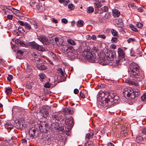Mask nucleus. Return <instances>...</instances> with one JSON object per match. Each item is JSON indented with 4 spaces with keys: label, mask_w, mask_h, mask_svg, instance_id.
<instances>
[{
    "label": "nucleus",
    "mask_w": 146,
    "mask_h": 146,
    "mask_svg": "<svg viewBox=\"0 0 146 146\" xmlns=\"http://www.w3.org/2000/svg\"><path fill=\"white\" fill-rule=\"evenodd\" d=\"M66 125L68 126L70 128H71L73 125L74 121L72 119H67L65 120Z\"/></svg>",
    "instance_id": "15"
},
{
    "label": "nucleus",
    "mask_w": 146,
    "mask_h": 146,
    "mask_svg": "<svg viewBox=\"0 0 146 146\" xmlns=\"http://www.w3.org/2000/svg\"><path fill=\"white\" fill-rule=\"evenodd\" d=\"M101 10L102 11V12H100V13H102L104 12H107L108 10V8L107 6H104V7L101 8Z\"/></svg>",
    "instance_id": "33"
},
{
    "label": "nucleus",
    "mask_w": 146,
    "mask_h": 146,
    "mask_svg": "<svg viewBox=\"0 0 146 146\" xmlns=\"http://www.w3.org/2000/svg\"><path fill=\"white\" fill-rule=\"evenodd\" d=\"M24 27L27 29L28 30H29L31 29V26L30 24L27 22L26 23Z\"/></svg>",
    "instance_id": "43"
},
{
    "label": "nucleus",
    "mask_w": 146,
    "mask_h": 146,
    "mask_svg": "<svg viewBox=\"0 0 146 146\" xmlns=\"http://www.w3.org/2000/svg\"><path fill=\"white\" fill-rule=\"evenodd\" d=\"M67 42L68 43L72 45H74L76 44V42L73 40L71 39H67Z\"/></svg>",
    "instance_id": "31"
},
{
    "label": "nucleus",
    "mask_w": 146,
    "mask_h": 146,
    "mask_svg": "<svg viewBox=\"0 0 146 146\" xmlns=\"http://www.w3.org/2000/svg\"><path fill=\"white\" fill-rule=\"evenodd\" d=\"M110 14L109 13H107L104 16V18L105 19H108L110 18Z\"/></svg>",
    "instance_id": "54"
},
{
    "label": "nucleus",
    "mask_w": 146,
    "mask_h": 146,
    "mask_svg": "<svg viewBox=\"0 0 146 146\" xmlns=\"http://www.w3.org/2000/svg\"><path fill=\"white\" fill-rule=\"evenodd\" d=\"M128 72L131 77L137 79V80L141 81L145 78L144 74L140 72L139 65L134 62L130 64Z\"/></svg>",
    "instance_id": "2"
},
{
    "label": "nucleus",
    "mask_w": 146,
    "mask_h": 146,
    "mask_svg": "<svg viewBox=\"0 0 146 146\" xmlns=\"http://www.w3.org/2000/svg\"><path fill=\"white\" fill-rule=\"evenodd\" d=\"M57 72L58 74H60L61 76L62 77H65L64 76V72L61 68H58L57 70Z\"/></svg>",
    "instance_id": "23"
},
{
    "label": "nucleus",
    "mask_w": 146,
    "mask_h": 146,
    "mask_svg": "<svg viewBox=\"0 0 146 146\" xmlns=\"http://www.w3.org/2000/svg\"><path fill=\"white\" fill-rule=\"evenodd\" d=\"M36 131V130L35 129L32 128L30 129L29 131V133L31 134L33 136L35 134Z\"/></svg>",
    "instance_id": "38"
},
{
    "label": "nucleus",
    "mask_w": 146,
    "mask_h": 146,
    "mask_svg": "<svg viewBox=\"0 0 146 146\" xmlns=\"http://www.w3.org/2000/svg\"><path fill=\"white\" fill-rule=\"evenodd\" d=\"M36 10L40 11L42 10V7L41 5H36Z\"/></svg>",
    "instance_id": "46"
},
{
    "label": "nucleus",
    "mask_w": 146,
    "mask_h": 146,
    "mask_svg": "<svg viewBox=\"0 0 146 146\" xmlns=\"http://www.w3.org/2000/svg\"><path fill=\"white\" fill-rule=\"evenodd\" d=\"M93 142L92 141L88 142L85 144V146H92Z\"/></svg>",
    "instance_id": "52"
},
{
    "label": "nucleus",
    "mask_w": 146,
    "mask_h": 146,
    "mask_svg": "<svg viewBox=\"0 0 146 146\" xmlns=\"http://www.w3.org/2000/svg\"><path fill=\"white\" fill-rule=\"evenodd\" d=\"M128 6L129 7H133L136 6L134 3H131Z\"/></svg>",
    "instance_id": "62"
},
{
    "label": "nucleus",
    "mask_w": 146,
    "mask_h": 146,
    "mask_svg": "<svg viewBox=\"0 0 146 146\" xmlns=\"http://www.w3.org/2000/svg\"><path fill=\"white\" fill-rule=\"evenodd\" d=\"M118 54V59L116 60V64L117 65L121 64V63L123 61L125 60V53L124 52L123 49L120 47L118 48L117 51Z\"/></svg>",
    "instance_id": "5"
},
{
    "label": "nucleus",
    "mask_w": 146,
    "mask_h": 146,
    "mask_svg": "<svg viewBox=\"0 0 146 146\" xmlns=\"http://www.w3.org/2000/svg\"><path fill=\"white\" fill-rule=\"evenodd\" d=\"M123 94L124 96H127L130 99H134L140 94L139 89L137 88L132 89L130 87L125 88Z\"/></svg>",
    "instance_id": "4"
},
{
    "label": "nucleus",
    "mask_w": 146,
    "mask_h": 146,
    "mask_svg": "<svg viewBox=\"0 0 146 146\" xmlns=\"http://www.w3.org/2000/svg\"><path fill=\"white\" fill-rule=\"evenodd\" d=\"M83 23L84 22L82 20H80L77 22L76 24L79 27H81L83 25Z\"/></svg>",
    "instance_id": "39"
},
{
    "label": "nucleus",
    "mask_w": 146,
    "mask_h": 146,
    "mask_svg": "<svg viewBox=\"0 0 146 146\" xmlns=\"http://www.w3.org/2000/svg\"><path fill=\"white\" fill-rule=\"evenodd\" d=\"M13 76L11 75H9L7 77V80L9 81H11V80L13 79Z\"/></svg>",
    "instance_id": "58"
},
{
    "label": "nucleus",
    "mask_w": 146,
    "mask_h": 146,
    "mask_svg": "<svg viewBox=\"0 0 146 146\" xmlns=\"http://www.w3.org/2000/svg\"><path fill=\"white\" fill-rule=\"evenodd\" d=\"M39 128L40 132L45 133L47 132L48 129V124L46 122H41L39 125Z\"/></svg>",
    "instance_id": "7"
},
{
    "label": "nucleus",
    "mask_w": 146,
    "mask_h": 146,
    "mask_svg": "<svg viewBox=\"0 0 146 146\" xmlns=\"http://www.w3.org/2000/svg\"><path fill=\"white\" fill-rule=\"evenodd\" d=\"M142 133L146 134V127L143 128L141 131Z\"/></svg>",
    "instance_id": "64"
},
{
    "label": "nucleus",
    "mask_w": 146,
    "mask_h": 146,
    "mask_svg": "<svg viewBox=\"0 0 146 146\" xmlns=\"http://www.w3.org/2000/svg\"><path fill=\"white\" fill-rule=\"evenodd\" d=\"M15 43L19 45H22L23 44V42L21 41L20 40L18 39L15 40Z\"/></svg>",
    "instance_id": "42"
},
{
    "label": "nucleus",
    "mask_w": 146,
    "mask_h": 146,
    "mask_svg": "<svg viewBox=\"0 0 146 146\" xmlns=\"http://www.w3.org/2000/svg\"><path fill=\"white\" fill-rule=\"evenodd\" d=\"M5 127L8 130H10L13 127V125L10 123H7L5 125Z\"/></svg>",
    "instance_id": "22"
},
{
    "label": "nucleus",
    "mask_w": 146,
    "mask_h": 146,
    "mask_svg": "<svg viewBox=\"0 0 146 146\" xmlns=\"http://www.w3.org/2000/svg\"><path fill=\"white\" fill-rule=\"evenodd\" d=\"M50 134L43 135L41 138V141L45 145H47V144L49 143L48 142V141L50 137Z\"/></svg>",
    "instance_id": "12"
},
{
    "label": "nucleus",
    "mask_w": 146,
    "mask_h": 146,
    "mask_svg": "<svg viewBox=\"0 0 146 146\" xmlns=\"http://www.w3.org/2000/svg\"><path fill=\"white\" fill-rule=\"evenodd\" d=\"M129 84H132V85H134L136 86H138V83L135 82L133 81H130L129 82Z\"/></svg>",
    "instance_id": "57"
},
{
    "label": "nucleus",
    "mask_w": 146,
    "mask_h": 146,
    "mask_svg": "<svg viewBox=\"0 0 146 146\" xmlns=\"http://www.w3.org/2000/svg\"><path fill=\"white\" fill-rule=\"evenodd\" d=\"M68 8L70 10H73L74 8V5L72 4H70L68 5Z\"/></svg>",
    "instance_id": "47"
},
{
    "label": "nucleus",
    "mask_w": 146,
    "mask_h": 146,
    "mask_svg": "<svg viewBox=\"0 0 146 146\" xmlns=\"http://www.w3.org/2000/svg\"><path fill=\"white\" fill-rule=\"evenodd\" d=\"M115 55L114 51H108L105 53H100V55L98 54V58L99 62L102 64H105L106 58L108 60L111 61L113 60L114 56Z\"/></svg>",
    "instance_id": "3"
},
{
    "label": "nucleus",
    "mask_w": 146,
    "mask_h": 146,
    "mask_svg": "<svg viewBox=\"0 0 146 146\" xmlns=\"http://www.w3.org/2000/svg\"><path fill=\"white\" fill-rule=\"evenodd\" d=\"M94 136L92 133L91 132L88 133L86 134V138L88 139H90L92 138Z\"/></svg>",
    "instance_id": "35"
},
{
    "label": "nucleus",
    "mask_w": 146,
    "mask_h": 146,
    "mask_svg": "<svg viewBox=\"0 0 146 146\" xmlns=\"http://www.w3.org/2000/svg\"><path fill=\"white\" fill-rule=\"evenodd\" d=\"M94 11V8L92 6L87 8V13H89L93 12Z\"/></svg>",
    "instance_id": "32"
},
{
    "label": "nucleus",
    "mask_w": 146,
    "mask_h": 146,
    "mask_svg": "<svg viewBox=\"0 0 146 146\" xmlns=\"http://www.w3.org/2000/svg\"><path fill=\"white\" fill-rule=\"evenodd\" d=\"M54 137L50 135V137L48 141V142L49 143L47 144V145H51L54 144Z\"/></svg>",
    "instance_id": "19"
},
{
    "label": "nucleus",
    "mask_w": 146,
    "mask_h": 146,
    "mask_svg": "<svg viewBox=\"0 0 146 146\" xmlns=\"http://www.w3.org/2000/svg\"><path fill=\"white\" fill-rule=\"evenodd\" d=\"M30 23L34 26L35 29H37L38 28V23L35 20H31Z\"/></svg>",
    "instance_id": "27"
},
{
    "label": "nucleus",
    "mask_w": 146,
    "mask_h": 146,
    "mask_svg": "<svg viewBox=\"0 0 146 146\" xmlns=\"http://www.w3.org/2000/svg\"><path fill=\"white\" fill-rule=\"evenodd\" d=\"M16 123L17 124V126L18 127L21 128H22L23 127V122L22 121L18 120Z\"/></svg>",
    "instance_id": "30"
},
{
    "label": "nucleus",
    "mask_w": 146,
    "mask_h": 146,
    "mask_svg": "<svg viewBox=\"0 0 146 146\" xmlns=\"http://www.w3.org/2000/svg\"><path fill=\"white\" fill-rule=\"evenodd\" d=\"M80 94L81 97L82 98H85V95L84 94H83V93L82 92V91L81 92H80Z\"/></svg>",
    "instance_id": "60"
},
{
    "label": "nucleus",
    "mask_w": 146,
    "mask_h": 146,
    "mask_svg": "<svg viewBox=\"0 0 146 146\" xmlns=\"http://www.w3.org/2000/svg\"><path fill=\"white\" fill-rule=\"evenodd\" d=\"M61 21L62 23L65 24H66L68 22L67 20L65 18L62 19L61 20Z\"/></svg>",
    "instance_id": "59"
},
{
    "label": "nucleus",
    "mask_w": 146,
    "mask_h": 146,
    "mask_svg": "<svg viewBox=\"0 0 146 146\" xmlns=\"http://www.w3.org/2000/svg\"><path fill=\"white\" fill-rule=\"evenodd\" d=\"M12 90L11 88H7L5 92L7 95L10 94L12 92Z\"/></svg>",
    "instance_id": "41"
},
{
    "label": "nucleus",
    "mask_w": 146,
    "mask_h": 146,
    "mask_svg": "<svg viewBox=\"0 0 146 146\" xmlns=\"http://www.w3.org/2000/svg\"><path fill=\"white\" fill-rule=\"evenodd\" d=\"M141 98L143 101L146 102V93L143 94L141 97Z\"/></svg>",
    "instance_id": "50"
},
{
    "label": "nucleus",
    "mask_w": 146,
    "mask_h": 146,
    "mask_svg": "<svg viewBox=\"0 0 146 146\" xmlns=\"http://www.w3.org/2000/svg\"><path fill=\"white\" fill-rule=\"evenodd\" d=\"M40 81L42 82L43 80L45 79L46 77V76L43 73H40L38 75Z\"/></svg>",
    "instance_id": "26"
},
{
    "label": "nucleus",
    "mask_w": 146,
    "mask_h": 146,
    "mask_svg": "<svg viewBox=\"0 0 146 146\" xmlns=\"http://www.w3.org/2000/svg\"><path fill=\"white\" fill-rule=\"evenodd\" d=\"M36 67L38 70H44L47 68V67L42 63L38 64L36 65Z\"/></svg>",
    "instance_id": "16"
},
{
    "label": "nucleus",
    "mask_w": 146,
    "mask_h": 146,
    "mask_svg": "<svg viewBox=\"0 0 146 146\" xmlns=\"http://www.w3.org/2000/svg\"><path fill=\"white\" fill-rule=\"evenodd\" d=\"M98 131L97 129H94L93 132H92L91 133H92L94 136L96 135Z\"/></svg>",
    "instance_id": "53"
},
{
    "label": "nucleus",
    "mask_w": 146,
    "mask_h": 146,
    "mask_svg": "<svg viewBox=\"0 0 146 146\" xmlns=\"http://www.w3.org/2000/svg\"><path fill=\"white\" fill-rule=\"evenodd\" d=\"M47 110L46 107L45 106H43L41 108H40L39 112L40 113H43L44 111Z\"/></svg>",
    "instance_id": "28"
},
{
    "label": "nucleus",
    "mask_w": 146,
    "mask_h": 146,
    "mask_svg": "<svg viewBox=\"0 0 146 146\" xmlns=\"http://www.w3.org/2000/svg\"><path fill=\"white\" fill-rule=\"evenodd\" d=\"M137 10L138 12H140L141 13L143 12V8L141 7L138 8L137 9Z\"/></svg>",
    "instance_id": "63"
},
{
    "label": "nucleus",
    "mask_w": 146,
    "mask_h": 146,
    "mask_svg": "<svg viewBox=\"0 0 146 146\" xmlns=\"http://www.w3.org/2000/svg\"><path fill=\"white\" fill-rule=\"evenodd\" d=\"M136 26L137 27L139 28H141L142 27L143 25L141 23H138L136 24Z\"/></svg>",
    "instance_id": "56"
},
{
    "label": "nucleus",
    "mask_w": 146,
    "mask_h": 146,
    "mask_svg": "<svg viewBox=\"0 0 146 146\" xmlns=\"http://www.w3.org/2000/svg\"><path fill=\"white\" fill-rule=\"evenodd\" d=\"M29 45L33 48L36 49L40 51H44L45 50L43 47L38 44L35 42H30Z\"/></svg>",
    "instance_id": "8"
},
{
    "label": "nucleus",
    "mask_w": 146,
    "mask_h": 146,
    "mask_svg": "<svg viewBox=\"0 0 146 146\" xmlns=\"http://www.w3.org/2000/svg\"><path fill=\"white\" fill-rule=\"evenodd\" d=\"M63 117V114L61 113H59L52 115V118L54 120L59 121L62 119Z\"/></svg>",
    "instance_id": "10"
},
{
    "label": "nucleus",
    "mask_w": 146,
    "mask_h": 146,
    "mask_svg": "<svg viewBox=\"0 0 146 146\" xmlns=\"http://www.w3.org/2000/svg\"><path fill=\"white\" fill-rule=\"evenodd\" d=\"M86 44L85 43H82L80 45V48L81 51H85L86 50L87 46Z\"/></svg>",
    "instance_id": "21"
},
{
    "label": "nucleus",
    "mask_w": 146,
    "mask_h": 146,
    "mask_svg": "<svg viewBox=\"0 0 146 146\" xmlns=\"http://www.w3.org/2000/svg\"><path fill=\"white\" fill-rule=\"evenodd\" d=\"M50 134L43 135L41 138V141L45 145H47V144L49 143L48 142V141L50 137Z\"/></svg>",
    "instance_id": "11"
},
{
    "label": "nucleus",
    "mask_w": 146,
    "mask_h": 146,
    "mask_svg": "<svg viewBox=\"0 0 146 146\" xmlns=\"http://www.w3.org/2000/svg\"><path fill=\"white\" fill-rule=\"evenodd\" d=\"M56 123H52L51 124L52 128H54L55 129H58V126L56 125Z\"/></svg>",
    "instance_id": "45"
},
{
    "label": "nucleus",
    "mask_w": 146,
    "mask_h": 146,
    "mask_svg": "<svg viewBox=\"0 0 146 146\" xmlns=\"http://www.w3.org/2000/svg\"><path fill=\"white\" fill-rule=\"evenodd\" d=\"M64 112L67 114H72L74 112L73 110H72V108L70 107L68 108H65L64 110Z\"/></svg>",
    "instance_id": "20"
},
{
    "label": "nucleus",
    "mask_w": 146,
    "mask_h": 146,
    "mask_svg": "<svg viewBox=\"0 0 146 146\" xmlns=\"http://www.w3.org/2000/svg\"><path fill=\"white\" fill-rule=\"evenodd\" d=\"M57 57L56 56V54H54V53L53 54V55L52 56V57L50 58L54 60H56L57 59Z\"/></svg>",
    "instance_id": "51"
},
{
    "label": "nucleus",
    "mask_w": 146,
    "mask_h": 146,
    "mask_svg": "<svg viewBox=\"0 0 146 146\" xmlns=\"http://www.w3.org/2000/svg\"><path fill=\"white\" fill-rule=\"evenodd\" d=\"M120 20L121 21V22L117 23V27H118L122 28L124 26L123 23L121 21H122L121 19H120Z\"/></svg>",
    "instance_id": "37"
},
{
    "label": "nucleus",
    "mask_w": 146,
    "mask_h": 146,
    "mask_svg": "<svg viewBox=\"0 0 146 146\" xmlns=\"http://www.w3.org/2000/svg\"><path fill=\"white\" fill-rule=\"evenodd\" d=\"M135 39L134 38H129L127 40V42L129 43L131 42H133L135 41Z\"/></svg>",
    "instance_id": "55"
},
{
    "label": "nucleus",
    "mask_w": 146,
    "mask_h": 146,
    "mask_svg": "<svg viewBox=\"0 0 146 146\" xmlns=\"http://www.w3.org/2000/svg\"><path fill=\"white\" fill-rule=\"evenodd\" d=\"M118 37H117V36H115L114 37H112L111 39V42L113 43H116L118 41V40L117 38Z\"/></svg>",
    "instance_id": "40"
},
{
    "label": "nucleus",
    "mask_w": 146,
    "mask_h": 146,
    "mask_svg": "<svg viewBox=\"0 0 146 146\" xmlns=\"http://www.w3.org/2000/svg\"><path fill=\"white\" fill-rule=\"evenodd\" d=\"M51 84L48 82L46 83L44 85V86L46 88H50V87Z\"/></svg>",
    "instance_id": "48"
},
{
    "label": "nucleus",
    "mask_w": 146,
    "mask_h": 146,
    "mask_svg": "<svg viewBox=\"0 0 146 146\" xmlns=\"http://www.w3.org/2000/svg\"><path fill=\"white\" fill-rule=\"evenodd\" d=\"M143 137L141 136H138L136 137V141L139 143H141L143 141Z\"/></svg>",
    "instance_id": "24"
},
{
    "label": "nucleus",
    "mask_w": 146,
    "mask_h": 146,
    "mask_svg": "<svg viewBox=\"0 0 146 146\" xmlns=\"http://www.w3.org/2000/svg\"><path fill=\"white\" fill-rule=\"evenodd\" d=\"M41 113L42 116L45 118H46L49 115V111L47 110L44 111V113Z\"/></svg>",
    "instance_id": "34"
},
{
    "label": "nucleus",
    "mask_w": 146,
    "mask_h": 146,
    "mask_svg": "<svg viewBox=\"0 0 146 146\" xmlns=\"http://www.w3.org/2000/svg\"><path fill=\"white\" fill-rule=\"evenodd\" d=\"M24 52L21 50H18L17 51V54L18 56V58H20L22 56H23Z\"/></svg>",
    "instance_id": "25"
},
{
    "label": "nucleus",
    "mask_w": 146,
    "mask_h": 146,
    "mask_svg": "<svg viewBox=\"0 0 146 146\" xmlns=\"http://www.w3.org/2000/svg\"><path fill=\"white\" fill-rule=\"evenodd\" d=\"M111 32L112 35L114 36L118 37V34L117 32L115 30L112 29L111 30Z\"/></svg>",
    "instance_id": "29"
},
{
    "label": "nucleus",
    "mask_w": 146,
    "mask_h": 146,
    "mask_svg": "<svg viewBox=\"0 0 146 146\" xmlns=\"http://www.w3.org/2000/svg\"><path fill=\"white\" fill-rule=\"evenodd\" d=\"M98 37L99 38H102L104 39H105L106 38V36L104 35H98Z\"/></svg>",
    "instance_id": "61"
},
{
    "label": "nucleus",
    "mask_w": 146,
    "mask_h": 146,
    "mask_svg": "<svg viewBox=\"0 0 146 146\" xmlns=\"http://www.w3.org/2000/svg\"><path fill=\"white\" fill-rule=\"evenodd\" d=\"M100 96L104 97L105 99L101 100L98 102V105L100 106L110 107L114 106L119 99V97L113 92L101 91L98 93Z\"/></svg>",
    "instance_id": "1"
},
{
    "label": "nucleus",
    "mask_w": 146,
    "mask_h": 146,
    "mask_svg": "<svg viewBox=\"0 0 146 146\" xmlns=\"http://www.w3.org/2000/svg\"><path fill=\"white\" fill-rule=\"evenodd\" d=\"M17 13H15L17 16L19 17H23L24 15L23 14L21 13L19 10H17Z\"/></svg>",
    "instance_id": "36"
},
{
    "label": "nucleus",
    "mask_w": 146,
    "mask_h": 146,
    "mask_svg": "<svg viewBox=\"0 0 146 146\" xmlns=\"http://www.w3.org/2000/svg\"><path fill=\"white\" fill-rule=\"evenodd\" d=\"M62 49L64 51L65 53H70L72 51L73 47L70 46L69 45H64L62 48Z\"/></svg>",
    "instance_id": "14"
},
{
    "label": "nucleus",
    "mask_w": 146,
    "mask_h": 146,
    "mask_svg": "<svg viewBox=\"0 0 146 146\" xmlns=\"http://www.w3.org/2000/svg\"><path fill=\"white\" fill-rule=\"evenodd\" d=\"M38 39L40 41L44 44L48 45L49 44L48 40L44 36L42 35L37 36Z\"/></svg>",
    "instance_id": "9"
},
{
    "label": "nucleus",
    "mask_w": 146,
    "mask_h": 146,
    "mask_svg": "<svg viewBox=\"0 0 146 146\" xmlns=\"http://www.w3.org/2000/svg\"><path fill=\"white\" fill-rule=\"evenodd\" d=\"M95 8H99L103 5H102L101 2L99 0H96L94 3Z\"/></svg>",
    "instance_id": "17"
},
{
    "label": "nucleus",
    "mask_w": 146,
    "mask_h": 146,
    "mask_svg": "<svg viewBox=\"0 0 146 146\" xmlns=\"http://www.w3.org/2000/svg\"><path fill=\"white\" fill-rule=\"evenodd\" d=\"M17 22L21 26H25L26 23V22H24L23 21L20 20L18 21Z\"/></svg>",
    "instance_id": "49"
},
{
    "label": "nucleus",
    "mask_w": 146,
    "mask_h": 146,
    "mask_svg": "<svg viewBox=\"0 0 146 146\" xmlns=\"http://www.w3.org/2000/svg\"><path fill=\"white\" fill-rule=\"evenodd\" d=\"M50 40L52 42L54 41L56 44L59 46H62L63 45V40L61 38H59L56 35L52 36L50 38Z\"/></svg>",
    "instance_id": "6"
},
{
    "label": "nucleus",
    "mask_w": 146,
    "mask_h": 146,
    "mask_svg": "<svg viewBox=\"0 0 146 146\" xmlns=\"http://www.w3.org/2000/svg\"><path fill=\"white\" fill-rule=\"evenodd\" d=\"M86 57L88 59L89 61L91 62H95L96 57L95 55H93L91 53H89L86 55Z\"/></svg>",
    "instance_id": "13"
},
{
    "label": "nucleus",
    "mask_w": 146,
    "mask_h": 146,
    "mask_svg": "<svg viewBox=\"0 0 146 146\" xmlns=\"http://www.w3.org/2000/svg\"><path fill=\"white\" fill-rule=\"evenodd\" d=\"M129 27L132 30H133L135 32L137 31V29L135 28L133 25L130 24L129 25Z\"/></svg>",
    "instance_id": "44"
},
{
    "label": "nucleus",
    "mask_w": 146,
    "mask_h": 146,
    "mask_svg": "<svg viewBox=\"0 0 146 146\" xmlns=\"http://www.w3.org/2000/svg\"><path fill=\"white\" fill-rule=\"evenodd\" d=\"M112 12L113 16L115 17H118L120 14V11L116 9H113Z\"/></svg>",
    "instance_id": "18"
}]
</instances>
